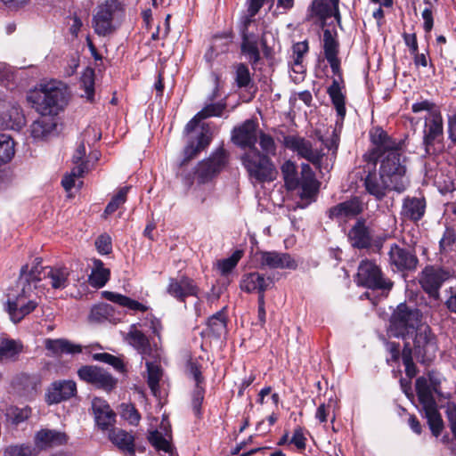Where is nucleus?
Segmentation results:
<instances>
[{
	"instance_id": "nucleus-27",
	"label": "nucleus",
	"mask_w": 456,
	"mask_h": 456,
	"mask_svg": "<svg viewBox=\"0 0 456 456\" xmlns=\"http://www.w3.org/2000/svg\"><path fill=\"white\" fill-rule=\"evenodd\" d=\"M273 283V279L257 272L244 274L240 281L241 290L247 293L265 292Z\"/></svg>"
},
{
	"instance_id": "nucleus-20",
	"label": "nucleus",
	"mask_w": 456,
	"mask_h": 456,
	"mask_svg": "<svg viewBox=\"0 0 456 456\" xmlns=\"http://www.w3.org/2000/svg\"><path fill=\"white\" fill-rule=\"evenodd\" d=\"M423 144L427 154L430 153V147L443 137V118L440 111H431L426 118L424 128Z\"/></svg>"
},
{
	"instance_id": "nucleus-2",
	"label": "nucleus",
	"mask_w": 456,
	"mask_h": 456,
	"mask_svg": "<svg viewBox=\"0 0 456 456\" xmlns=\"http://www.w3.org/2000/svg\"><path fill=\"white\" fill-rule=\"evenodd\" d=\"M226 105L222 102L208 104L199 111L186 125L184 132L189 136L184 148V160L189 161L200 151L207 148L213 138L214 128L209 123H200L210 117H219L225 110Z\"/></svg>"
},
{
	"instance_id": "nucleus-59",
	"label": "nucleus",
	"mask_w": 456,
	"mask_h": 456,
	"mask_svg": "<svg viewBox=\"0 0 456 456\" xmlns=\"http://www.w3.org/2000/svg\"><path fill=\"white\" fill-rule=\"evenodd\" d=\"M205 390L200 385H196L192 395V409L195 415L200 414V408L204 399Z\"/></svg>"
},
{
	"instance_id": "nucleus-34",
	"label": "nucleus",
	"mask_w": 456,
	"mask_h": 456,
	"mask_svg": "<svg viewBox=\"0 0 456 456\" xmlns=\"http://www.w3.org/2000/svg\"><path fill=\"white\" fill-rule=\"evenodd\" d=\"M298 178L299 187L302 188L303 196H313L317 191L318 182L315 179L314 173L308 164H302L301 175Z\"/></svg>"
},
{
	"instance_id": "nucleus-50",
	"label": "nucleus",
	"mask_w": 456,
	"mask_h": 456,
	"mask_svg": "<svg viewBox=\"0 0 456 456\" xmlns=\"http://www.w3.org/2000/svg\"><path fill=\"white\" fill-rule=\"evenodd\" d=\"M81 86L85 94L82 95L89 102L94 100V71L92 69H86L81 77Z\"/></svg>"
},
{
	"instance_id": "nucleus-49",
	"label": "nucleus",
	"mask_w": 456,
	"mask_h": 456,
	"mask_svg": "<svg viewBox=\"0 0 456 456\" xmlns=\"http://www.w3.org/2000/svg\"><path fill=\"white\" fill-rule=\"evenodd\" d=\"M208 329L215 337H220L225 331L226 322L222 311L208 319Z\"/></svg>"
},
{
	"instance_id": "nucleus-54",
	"label": "nucleus",
	"mask_w": 456,
	"mask_h": 456,
	"mask_svg": "<svg viewBox=\"0 0 456 456\" xmlns=\"http://www.w3.org/2000/svg\"><path fill=\"white\" fill-rule=\"evenodd\" d=\"M243 256L241 250H236L232 255L218 262V268L223 275L228 274L238 264Z\"/></svg>"
},
{
	"instance_id": "nucleus-40",
	"label": "nucleus",
	"mask_w": 456,
	"mask_h": 456,
	"mask_svg": "<svg viewBox=\"0 0 456 456\" xmlns=\"http://www.w3.org/2000/svg\"><path fill=\"white\" fill-rule=\"evenodd\" d=\"M24 121L20 109L17 107H11L8 113H3L0 116V129H15L20 127Z\"/></svg>"
},
{
	"instance_id": "nucleus-33",
	"label": "nucleus",
	"mask_w": 456,
	"mask_h": 456,
	"mask_svg": "<svg viewBox=\"0 0 456 456\" xmlns=\"http://www.w3.org/2000/svg\"><path fill=\"white\" fill-rule=\"evenodd\" d=\"M56 126L54 119L51 116H42L30 126V134L36 140L45 139Z\"/></svg>"
},
{
	"instance_id": "nucleus-61",
	"label": "nucleus",
	"mask_w": 456,
	"mask_h": 456,
	"mask_svg": "<svg viewBox=\"0 0 456 456\" xmlns=\"http://www.w3.org/2000/svg\"><path fill=\"white\" fill-rule=\"evenodd\" d=\"M445 293L447 294V298L445 300V305L447 309L456 314V284L449 287Z\"/></svg>"
},
{
	"instance_id": "nucleus-45",
	"label": "nucleus",
	"mask_w": 456,
	"mask_h": 456,
	"mask_svg": "<svg viewBox=\"0 0 456 456\" xmlns=\"http://www.w3.org/2000/svg\"><path fill=\"white\" fill-rule=\"evenodd\" d=\"M323 50L326 59L338 57L339 52V43L337 39V33H332L330 29L323 32Z\"/></svg>"
},
{
	"instance_id": "nucleus-26",
	"label": "nucleus",
	"mask_w": 456,
	"mask_h": 456,
	"mask_svg": "<svg viewBox=\"0 0 456 456\" xmlns=\"http://www.w3.org/2000/svg\"><path fill=\"white\" fill-rule=\"evenodd\" d=\"M68 438V436L64 432L53 429H42L36 434L35 447L39 452L40 450L61 446L67 444Z\"/></svg>"
},
{
	"instance_id": "nucleus-25",
	"label": "nucleus",
	"mask_w": 456,
	"mask_h": 456,
	"mask_svg": "<svg viewBox=\"0 0 456 456\" xmlns=\"http://www.w3.org/2000/svg\"><path fill=\"white\" fill-rule=\"evenodd\" d=\"M363 210L362 202L358 197L341 202L329 209L330 218L350 219L361 214Z\"/></svg>"
},
{
	"instance_id": "nucleus-63",
	"label": "nucleus",
	"mask_w": 456,
	"mask_h": 456,
	"mask_svg": "<svg viewBox=\"0 0 456 456\" xmlns=\"http://www.w3.org/2000/svg\"><path fill=\"white\" fill-rule=\"evenodd\" d=\"M188 369H189L190 373L192 375L196 385H200L204 380V379L201 375L200 365L196 362H189Z\"/></svg>"
},
{
	"instance_id": "nucleus-41",
	"label": "nucleus",
	"mask_w": 456,
	"mask_h": 456,
	"mask_svg": "<svg viewBox=\"0 0 456 456\" xmlns=\"http://www.w3.org/2000/svg\"><path fill=\"white\" fill-rule=\"evenodd\" d=\"M89 320L92 322L114 321L115 318L113 306L106 303H101L94 305L90 312Z\"/></svg>"
},
{
	"instance_id": "nucleus-17",
	"label": "nucleus",
	"mask_w": 456,
	"mask_h": 456,
	"mask_svg": "<svg viewBox=\"0 0 456 456\" xmlns=\"http://www.w3.org/2000/svg\"><path fill=\"white\" fill-rule=\"evenodd\" d=\"M77 375L83 381L90 383L106 391H110L117 384V380L110 374L102 368L97 366H82L78 369Z\"/></svg>"
},
{
	"instance_id": "nucleus-35",
	"label": "nucleus",
	"mask_w": 456,
	"mask_h": 456,
	"mask_svg": "<svg viewBox=\"0 0 456 456\" xmlns=\"http://www.w3.org/2000/svg\"><path fill=\"white\" fill-rule=\"evenodd\" d=\"M110 271L104 267L103 262L100 259L93 260L91 274L88 277L89 284L96 289L102 288L110 280Z\"/></svg>"
},
{
	"instance_id": "nucleus-30",
	"label": "nucleus",
	"mask_w": 456,
	"mask_h": 456,
	"mask_svg": "<svg viewBox=\"0 0 456 456\" xmlns=\"http://www.w3.org/2000/svg\"><path fill=\"white\" fill-rule=\"evenodd\" d=\"M125 338L143 359L151 355L152 349L150 341L148 338L136 328L135 324L130 326L129 331L126 333Z\"/></svg>"
},
{
	"instance_id": "nucleus-64",
	"label": "nucleus",
	"mask_w": 456,
	"mask_h": 456,
	"mask_svg": "<svg viewBox=\"0 0 456 456\" xmlns=\"http://www.w3.org/2000/svg\"><path fill=\"white\" fill-rule=\"evenodd\" d=\"M451 430L456 438V407L449 406L446 411Z\"/></svg>"
},
{
	"instance_id": "nucleus-15",
	"label": "nucleus",
	"mask_w": 456,
	"mask_h": 456,
	"mask_svg": "<svg viewBox=\"0 0 456 456\" xmlns=\"http://www.w3.org/2000/svg\"><path fill=\"white\" fill-rule=\"evenodd\" d=\"M227 163V151L223 148L218 149L208 159L198 164L195 172L198 181L201 183L208 182L212 177L221 172Z\"/></svg>"
},
{
	"instance_id": "nucleus-5",
	"label": "nucleus",
	"mask_w": 456,
	"mask_h": 456,
	"mask_svg": "<svg viewBox=\"0 0 456 456\" xmlns=\"http://www.w3.org/2000/svg\"><path fill=\"white\" fill-rule=\"evenodd\" d=\"M20 270L21 278L26 281H31L35 289H37L38 283L44 280H48L49 284L54 289H63L69 283L70 272L67 267L42 266L41 260L38 258L33 261L30 267L26 265Z\"/></svg>"
},
{
	"instance_id": "nucleus-29",
	"label": "nucleus",
	"mask_w": 456,
	"mask_h": 456,
	"mask_svg": "<svg viewBox=\"0 0 456 456\" xmlns=\"http://www.w3.org/2000/svg\"><path fill=\"white\" fill-rule=\"evenodd\" d=\"M348 239L353 247L367 248L371 245V234L364 219H358L348 232Z\"/></svg>"
},
{
	"instance_id": "nucleus-23",
	"label": "nucleus",
	"mask_w": 456,
	"mask_h": 456,
	"mask_svg": "<svg viewBox=\"0 0 456 456\" xmlns=\"http://www.w3.org/2000/svg\"><path fill=\"white\" fill-rule=\"evenodd\" d=\"M77 393V385L73 380H58L51 384L45 398L49 404L59 403L68 400Z\"/></svg>"
},
{
	"instance_id": "nucleus-6",
	"label": "nucleus",
	"mask_w": 456,
	"mask_h": 456,
	"mask_svg": "<svg viewBox=\"0 0 456 456\" xmlns=\"http://www.w3.org/2000/svg\"><path fill=\"white\" fill-rule=\"evenodd\" d=\"M265 0H248V17L246 18L242 28L241 53L246 56L252 68L255 69L260 61L259 33L254 30L256 20L254 16L263 6Z\"/></svg>"
},
{
	"instance_id": "nucleus-8",
	"label": "nucleus",
	"mask_w": 456,
	"mask_h": 456,
	"mask_svg": "<svg viewBox=\"0 0 456 456\" xmlns=\"http://www.w3.org/2000/svg\"><path fill=\"white\" fill-rule=\"evenodd\" d=\"M419 309L406 303L397 305L391 315L389 331L396 338L405 339L411 337L414 331L423 323Z\"/></svg>"
},
{
	"instance_id": "nucleus-13",
	"label": "nucleus",
	"mask_w": 456,
	"mask_h": 456,
	"mask_svg": "<svg viewBox=\"0 0 456 456\" xmlns=\"http://www.w3.org/2000/svg\"><path fill=\"white\" fill-rule=\"evenodd\" d=\"M388 265L394 272H406L416 269L419 260L414 251L404 246L393 243L387 252Z\"/></svg>"
},
{
	"instance_id": "nucleus-55",
	"label": "nucleus",
	"mask_w": 456,
	"mask_h": 456,
	"mask_svg": "<svg viewBox=\"0 0 456 456\" xmlns=\"http://www.w3.org/2000/svg\"><path fill=\"white\" fill-rule=\"evenodd\" d=\"M31 410L28 407H12L7 411V418L13 423L19 424L26 420L30 415Z\"/></svg>"
},
{
	"instance_id": "nucleus-58",
	"label": "nucleus",
	"mask_w": 456,
	"mask_h": 456,
	"mask_svg": "<svg viewBox=\"0 0 456 456\" xmlns=\"http://www.w3.org/2000/svg\"><path fill=\"white\" fill-rule=\"evenodd\" d=\"M258 138H259V144L262 148V150L266 154H275L276 146L273 137L269 134H266L263 133L262 131H259L258 133Z\"/></svg>"
},
{
	"instance_id": "nucleus-31",
	"label": "nucleus",
	"mask_w": 456,
	"mask_h": 456,
	"mask_svg": "<svg viewBox=\"0 0 456 456\" xmlns=\"http://www.w3.org/2000/svg\"><path fill=\"white\" fill-rule=\"evenodd\" d=\"M425 209L424 199L407 197L403 200L401 215L406 219L417 222L424 216Z\"/></svg>"
},
{
	"instance_id": "nucleus-53",
	"label": "nucleus",
	"mask_w": 456,
	"mask_h": 456,
	"mask_svg": "<svg viewBox=\"0 0 456 456\" xmlns=\"http://www.w3.org/2000/svg\"><path fill=\"white\" fill-rule=\"evenodd\" d=\"M94 360L102 362L111 365L116 370L119 372L125 371V365L122 360L115 355L108 353H99L93 355Z\"/></svg>"
},
{
	"instance_id": "nucleus-21",
	"label": "nucleus",
	"mask_w": 456,
	"mask_h": 456,
	"mask_svg": "<svg viewBox=\"0 0 456 456\" xmlns=\"http://www.w3.org/2000/svg\"><path fill=\"white\" fill-rule=\"evenodd\" d=\"M40 385V379L37 376L26 373H20L12 380L13 392L26 399L34 398L38 393Z\"/></svg>"
},
{
	"instance_id": "nucleus-22",
	"label": "nucleus",
	"mask_w": 456,
	"mask_h": 456,
	"mask_svg": "<svg viewBox=\"0 0 456 456\" xmlns=\"http://www.w3.org/2000/svg\"><path fill=\"white\" fill-rule=\"evenodd\" d=\"M167 291L177 300L184 302L189 296L198 297L200 289L192 279L182 276L178 279L170 278Z\"/></svg>"
},
{
	"instance_id": "nucleus-3",
	"label": "nucleus",
	"mask_w": 456,
	"mask_h": 456,
	"mask_svg": "<svg viewBox=\"0 0 456 456\" xmlns=\"http://www.w3.org/2000/svg\"><path fill=\"white\" fill-rule=\"evenodd\" d=\"M440 385L441 379L433 372H429L427 377L422 376L416 379L419 402L435 436H438L444 428L443 419L435 398V395L442 396Z\"/></svg>"
},
{
	"instance_id": "nucleus-28",
	"label": "nucleus",
	"mask_w": 456,
	"mask_h": 456,
	"mask_svg": "<svg viewBox=\"0 0 456 456\" xmlns=\"http://www.w3.org/2000/svg\"><path fill=\"white\" fill-rule=\"evenodd\" d=\"M92 410L96 424L102 429H107L114 423L115 413L105 400L99 397L94 398L92 401Z\"/></svg>"
},
{
	"instance_id": "nucleus-24",
	"label": "nucleus",
	"mask_w": 456,
	"mask_h": 456,
	"mask_svg": "<svg viewBox=\"0 0 456 456\" xmlns=\"http://www.w3.org/2000/svg\"><path fill=\"white\" fill-rule=\"evenodd\" d=\"M366 191L377 200H381L387 195V191H393V183L389 179H385L379 173L369 170L363 182Z\"/></svg>"
},
{
	"instance_id": "nucleus-32",
	"label": "nucleus",
	"mask_w": 456,
	"mask_h": 456,
	"mask_svg": "<svg viewBox=\"0 0 456 456\" xmlns=\"http://www.w3.org/2000/svg\"><path fill=\"white\" fill-rule=\"evenodd\" d=\"M110 440L124 452L130 455L135 453L134 437L123 429H113L109 435Z\"/></svg>"
},
{
	"instance_id": "nucleus-47",
	"label": "nucleus",
	"mask_w": 456,
	"mask_h": 456,
	"mask_svg": "<svg viewBox=\"0 0 456 456\" xmlns=\"http://www.w3.org/2000/svg\"><path fill=\"white\" fill-rule=\"evenodd\" d=\"M14 142L5 134H0V165L10 161L14 155Z\"/></svg>"
},
{
	"instance_id": "nucleus-4",
	"label": "nucleus",
	"mask_w": 456,
	"mask_h": 456,
	"mask_svg": "<svg viewBox=\"0 0 456 456\" xmlns=\"http://www.w3.org/2000/svg\"><path fill=\"white\" fill-rule=\"evenodd\" d=\"M28 102L42 116H53L66 104V91L61 82L51 81L29 94Z\"/></svg>"
},
{
	"instance_id": "nucleus-48",
	"label": "nucleus",
	"mask_w": 456,
	"mask_h": 456,
	"mask_svg": "<svg viewBox=\"0 0 456 456\" xmlns=\"http://www.w3.org/2000/svg\"><path fill=\"white\" fill-rule=\"evenodd\" d=\"M38 450L30 444H12L4 451V456H37Z\"/></svg>"
},
{
	"instance_id": "nucleus-39",
	"label": "nucleus",
	"mask_w": 456,
	"mask_h": 456,
	"mask_svg": "<svg viewBox=\"0 0 456 456\" xmlns=\"http://www.w3.org/2000/svg\"><path fill=\"white\" fill-rule=\"evenodd\" d=\"M328 94L336 108L339 120L342 122L346 116L345 96L337 79H334L331 86L328 88Z\"/></svg>"
},
{
	"instance_id": "nucleus-14",
	"label": "nucleus",
	"mask_w": 456,
	"mask_h": 456,
	"mask_svg": "<svg viewBox=\"0 0 456 456\" xmlns=\"http://www.w3.org/2000/svg\"><path fill=\"white\" fill-rule=\"evenodd\" d=\"M451 274L448 271L434 266H426L419 275V284L423 290L435 300L440 298V288L449 278Z\"/></svg>"
},
{
	"instance_id": "nucleus-52",
	"label": "nucleus",
	"mask_w": 456,
	"mask_h": 456,
	"mask_svg": "<svg viewBox=\"0 0 456 456\" xmlns=\"http://www.w3.org/2000/svg\"><path fill=\"white\" fill-rule=\"evenodd\" d=\"M456 243V233L453 229L446 228L439 241V248L442 254H448L453 250Z\"/></svg>"
},
{
	"instance_id": "nucleus-44",
	"label": "nucleus",
	"mask_w": 456,
	"mask_h": 456,
	"mask_svg": "<svg viewBox=\"0 0 456 456\" xmlns=\"http://www.w3.org/2000/svg\"><path fill=\"white\" fill-rule=\"evenodd\" d=\"M147 383L154 395L159 392V380L162 378V369L157 362L146 361Z\"/></svg>"
},
{
	"instance_id": "nucleus-46",
	"label": "nucleus",
	"mask_w": 456,
	"mask_h": 456,
	"mask_svg": "<svg viewBox=\"0 0 456 456\" xmlns=\"http://www.w3.org/2000/svg\"><path fill=\"white\" fill-rule=\"evenodd\" d=\"M148 440L156 450L172 454V444L170 441L162 435L161 432L158 430L150 432Z\"/></svg>"
},
{
	"instance_id": "nucleus-56",
	"label": "nucleus",
	"mask_w": 456,
	"mask_h": 456,
	"mask_svg": "<svg viewBox=\"0 0 456 456\" xmlns=\"http://www.w3.org/2000/svg\"><path fill=\"white\" fill-rule=\"evenodd\" d=\"M235 81L239 87H247L251 83L249 69L244 63L237 65Z\"/></svg>"
},
{
	"instance_id": "nucleus-42",
	"label": "nucleus",
	"mask_w": 456,
	"mask_h": 456,
	"mask_svg": "<svg viewBox=\"0 0 456 456\" xmlns=\"http://www.w3.org/2000/svg\"><path fill=\"white\" fill-rule=\"evenodd\" d=\"M22 346L13 339L0 341V362L13 361L21 352Z\"/></svg>"
},
{
	"instance_id": "nucleus-36",
	"label": "nucleus",
	"mask_w": 456,
	"mask_h": 456,
	"mask_svg": "<svg viewBox=\"0 0 456 456\" xmlns=\"http://www.w3.org/2000/svg\"><path fill=\"white\" fill-rule=\"evenodd\" d=\"M45 346L54 355L61 354H77L82 350L80 346L74 345L69 340L63 338H46L45 340Z\"/></svg>"
},
{
	"instance_id": "nucleus-19",
	"label": "nucleus",
	"mask_w": 456,
	"mask_h": 456,
	"mask_svg": "<svg viewBox=\"0 0 456 456\" xmlns=\"http://www.w3.org/2000/svg\"><path fill=\"white\" fill-rule=\"evenodd\" d=\"M259 131L258 124L252 119H248L233 129L232 140L236 145L251 150L256 148Z\"/></svg>"
},
{
	"instance_id": "nucleus-38",
	"label": "nucleus",
	"mask_w": 456,
	"mask_h": 456,
	"mask_svg": "<svg viewBox=\"0 0 456 456\" xmlns=\"http://www.w3.org/2000/svg\"><path fill=\"white\" fill-rule=\"evenodd\" d=\"M308 12L307 20H310L314 16L318 17L322 20H325L331 16L335 17L334 6L331 4H329L325 0L313 1Z\"/></svg>"
},
{
	"instance_id": "nucleus-43",
	"label": "nucleus",
	"mask_w": 456,
	"mask_h": 456,
	"mask_svg": "<svg viewBox=\"0 0 456 456\" xmlns=\"http://www.w3.org/2000/svg\"><path fill=\"white\" fill-rule=\"evenodd\" d=\"M286 187L289 190H295L299 187V178L297 166L291 160L285 161L281 167Z\"/></svg>"
},
{
	"instance_id": "nucleus-1",
	"label": "nucleus",
	"mask_w": 456,
	"mask_h": 456,
	"mask_svg": "<svg viewBox=\"0 0 456 456\" xmlns=\"http://www.w3.org/2000/svg\"><path fill=\"white\" fill-rule=\"evenodd\" d=\"M370 138L373 147L363 155L365 161L371 163L374 168L379 161V172L382 177L392 182L393 191H404L409 185V179L406 176L403 141L394 139L379 126L370 131Z\"/></svg>"
},
{
	"instance_id": "nucleus-37",
	"label": "nucleus",
	"mask_w": 456,
	"mask_h": 456,
	"mask_svg": "<svg viewBox=\"0 0 456 456\" xmlns=\"http://www.w3.org/2000/svg\"><path fill=\"white\" fill-rule=\"evenodd\" d=\"M102 296L105 299L116 303L121 306L126 307L130 310L139 312H145L147 310V307L141 304L140 302L116 292L105 290L102 292Z\"/></svg>"
},
{
	"instance_id": "nucleus-18",
	"label": "nucleus",
	"mask_w": 456,
	"mask_h": 456,
	"mask_svg": "<svg viewBox=\"0 0 456 456\" xmlns=\"http://www.w3.org/2000/svg\"><path fill=\"white\" fill-rule=\"evenodd\" d=\"M256 259L261 269H291L297 267V263L288 253L278 251H259Z\"/></svg>"
},
{
	"instance_id": "nucleus-10",
	"label": "nucleus",
	"mask_w": 456,
	"mask_h": 456,
	"mask_svg": "<svg viewBox=\"0 0 456 456\" xmlns=\"http://www.w3.org/2000/svg\"><path fill=\"white\" fill-rule=\"evenodd\" d=\"M356 282L358 285L383 291H390L394 286L391 280L387 278L380 267L373 261L362 260L357 270Z\"/></svg>"
},
{
	"instance_id": "nucleus-62",
	"label": "nucleus",
	"mask_w": 456,
	"mask_h": 456,
	"mask_svg": "<svg viewBox=\"0 0 456 456\" xmlns=\"http://www.w3.org/2000/svg\"><path fill=\"white\" fill-rule=\"evenodd\" d=\"M305 437L304 436L303 430L301 428H297L294 430L293 436L290 439V443L295 444V446L302 451L305 448Z\"/></svg>"
},
{
	"instance_id": "nucleus-16",
	"label": "nucleus",
	"mask_w": 456,
	"mask_h": 456,
	"mask_svg": "<svg viewBox=\"0 0 456 456\" xmlns=\"http://www.w3.org/2000/svg\"><path fill=\"white\" fill-rule=\"evenodd\" d=\"M283 144L286 148L297 152L301 158L311 162L317 168L321 167L324 154L322 150L314 149L310 141L300 136L287 135L284 136Z\"/></svg>"
},
{
	"instance_id": "nucleus-7",
	"label": "nucleus",
	"mask_w": 456,
	"mask_h": 456,
	"mask_svg": "<svg viewBox=\"0 0 456 456\" xmlns=\"http://www.w3.org/2000/svg\"><path fill=\"white\" fill-rule=\"evenodd\" d=\"M20 282L22 285L20 292L13 299L9 298L4 304V310L8 313L12 322L18 323L32 313L39 305V297L31 281H26L20 274Z\"/></svg>"
},
{
	"instance_id": "nucleus-60",
	"label": "nucleus",
	"mask_w": 456,
	"mask_h": 456,
	"mask_svg": "<svg viewBox=\"0 0 456 456\" xmlns=\"http://www.w3.org/2000/svg\"><path fill=\"white\" fill-rule=\"evenodd\" d=\"M95 246L99 253L107 255L111 251V240L107 234H102L95 240Z\"/></svg>"
},
{
	"instance_id": "nucleus-9",
	"label": "nucleus",
	"mask_w": 456,
	"mask_h": 456,
	"mask_svg": "<svg viewBox=\"0 0 456 456\" xmlns=\"http://www.w3.org/2000/svg\"><path fill=\"white\" fill-rule=\"evenodd\" d=\"M244 167L251 179L259 183L273 181L276 170L271 159L258 151L256 148L248 150L241 157Z\"/></svg>"
},
{
	"instance_id": "nucleus-12",
	"label": "nucleus",
	"mask_w": 456,
	"mask_h": 456,
	"mask_svg": "<svg viewBox=\"0 0 456 456\" xmlns=\"http://www.w3.org/2000/svg\"><path fill=\"white\" fill-rule=\"evenodd\" d=\"M414 333V354L420 362L424 364L429 363L436 357V353L438 349L436 337L427 324H422Z\"/></svg>"
},
{
	"instance_id": "nucleus-11",
	"label": "nucleus",
	"mask_w": 456,
	"mask_h": 456,
	"mask_svg": "<svg viewBox=\"0 0 456 456\" xmlns=\"http://www.w3.org/2000/svg\"><path fill=\"white\" fill-rule=\"evenodd\" d=\"M121 12V4L117 0H107L100 4L93 18L94 32L102 37L111 34L116 28L115 20Z\"/></svg>"
},
{
	"instance_id": "nucleus-57",
	"label": "nucleus",
	"mask_w": 456,
	"mask_h": 456,
	"mask_svg": "<svg viewBox=\"0 0 456 456\" xmlns=\"http://www.w3.org/2000/svg\"><path fill=\"white\" fill-rule=\"evenodd\" d=\"M121 409V416L124 419L134 426L139 423L141 416L134 405L123 403Z\"/></svg>"
},
{
	"instance_id": "nucleus-51",
	"label": "nucleus",
	"mask_w": 456,
	"mask_h": 456,
	"mask_svg": "<svg viewBox=\"0 0 456 456\" xmlns=\"http://www.w3.org/2000/svg\"><path fill=\"white\" fill-rule=\"evenodd\" d=\"M129 189L130 186H125L119 189L118 193L114 195L111 200L108 203L104 210V216L111 215L126 201V195Z\"/></svg>"
}]
</instances>
